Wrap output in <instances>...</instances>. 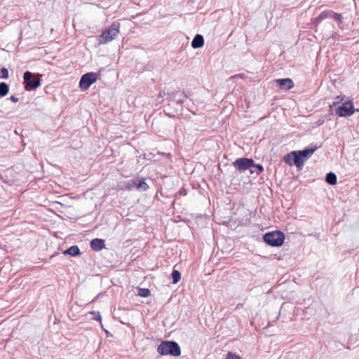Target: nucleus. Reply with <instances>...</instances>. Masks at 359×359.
Wrapping results in <instances>:
<instances>
[{
  "label": "nucleus",
  "instance_id": "nucleus-1",
  "mask_svg": "<svg viewBox=\"0 0 359 359\" xmlns=\"http://www.w3.org/2000/svg\"><path fill=\"white\" fill-rule=\"evenodd\" d=\"M158 352L161 355H170L177 357L180 355L181 349L177 342L174 341H165L161 342L158 346Z\"/></svg>",
  "mask_w": 359,
  "mask_h": 359
},
{
  "label": "nucleus",
  "instance_id": "nucleus-2",
  "mask_svg": "<svg viewBox=\"0 0 359 359\" xmlns=\"http://www.w3.org/2000/svg\"><path fill=\"white\" fill-rule=\"evenodd\" d=\"M264 242L270 246H281L285 240V235L279 231L268 232L263 237Z\"/></svg>",
  "mask_w": 359,
  "mask_h": 359
},
{
  "label": "nucleus",
  "instance_id": "nucleus-3",
  "mask_svg": "<svg viewBox=\"0 0 359 359\" xmlns=\"http://www.w3.org/2000/svg\"><path fill=\"white\" fill-rule=\"evenodd\" d=\"M119 23L114 22L108 29H105L100 36V43H107L115 39L119 32Z\"/></svg>",
  "mask_w": 359,
  "mask_h": 359
},
{
  "label": "nucleus",
  "instance_id": "nucleus-4",
  "mask_svg": "<svg viewBox=\"0 0 359 359\" xmlns=\"http://www.w3.org/2000/svg\"><path fill=\"white\" fill-rule=\"evenodd\" d=\"M39 74H34L29 71L24 73L23 79L25 88L27 90H31L37 88L41 85Z\"/></svg>",
  "mask_w": 359,
  "mask_h": 359
},
{
  "label": "nucleus",
  "instance_id": "nucleus-5",
  "mask_svg": "<svg viewBox=\"0 0 359 359\" xmlns=\"http://www.w3.org/2000/svg\"><path fill=\"white\" fill-rule=\"evenodd\" d=\"M317 149V147L305 149L304 150L294 151L292 154L294 156V165L297 168H300L303 165L306 159L309 158Z\"/></svg>",
  "mask_w": 359,
  "mask_h": 359
},
{
  "label": "nucleus",
  "instance_id": "nucleus-6",
  "mask_svg": "<svg viewBox=\"0 0 359 359\" xmlns=\"http://www.w3.org/2000/svg\"><path fill=\"white\" fill-rule=\"evenodd\" d=\"M97 79V75L94 72H89L84 74L79 81V87L81 90H86L89 88V87L94 83Z\"/></svg>",
  "mask_w": 359,
  "mask_h": 359
},
{
  "label": "nucleus",
  "instance_id": "nucleus-7",
  "mask_svg": "<svg viewBox=\"0 0 359 359\" xmlns=\"http://www.w3.org/2000/svg\"><path fill=\"white\" fill-rule=\"evenodd\" d=\"M337 115L341 117L350 116L354 113L353 104L351 101L342 103L335 111Z\"/></svg>",
  "mask_w": 359,
  "mask_h": 359
},
{
  "label": "nucleus",
  "instance_id": "nucleus-8",
  "mask_svg": "<svg viewBox=\"0 0 359 359\" xmlns=\"http://www.w3.org/2000/svg\"><path fill=\"white\" fill-rule=\"evenodd\" d=\"M233 164L234 167L239 171H245L246 170H248L251 168H254V166H255L254 161L251 158H237L233 163Z\"/></svg>",
  "mask_w": 359,
  "mask_h": 359
},
{
  "label": "nucleus",
  "instance_id": "nucleus-9",
  "mask_svg": "<svg viewBox=\"0 0 359 359\" xmlns=\"http://www.w3.org/2000/svg\"><path fill=\"white\" fill-rule=\"evenodd\" d=\"M276 82L281 89L290 90L294 86V83L290 79H280L276 80Z\"/></svg>",
  "mask_w": 359,
  "mask_h": 359
},
{
  "label": "nucleus",
  "instance_id": "nucleus-10",
  "mask_svg": "<svg viewBox=\"0 0 359 359\" xmlns=\"http://www.w3.org/2000/svg\"><path fill=\"white\" fill-rule=\"evenodd\" d=\"M90 247L95 251L101 250L104 248V243L102 239L95 238L90 242Z\"/></svg>",
  "mask_w": 359,
  "mask_h": 359
},
{
  "label": "nucleus",
  "instance_id": "nucleus-11",
  "mask_svg": "<svg viewBox=\"0 0 359 359\" xmlns=\"http://www.w3.org/2000/svg\"><path fill=\"white\" fill-rule=\"evenodd\" d=\"M203 44H204L203 36L201 34H196L194 36V38L191 42V46L194 48H201L203 46Z\"/></svg>",
  "mask_w": 359,
  "mask_h": 359
},
{
  "label": "nucleus",
  "instance_id": "nucleus-12",
  "mask_svg": "<svg viewBox=\"0 0 359 359\" xmlns=\"http://www.w3.org/2000/svg\"><path fill=\"white\" fill-rule=\"evenodd\" d=\"M79 253H80V250H79V247L76 245L71 246L70 248H69L68 249L65 250L63 252L64 255H71L73 257L79 255Z\"/></svg>",
  "mask_w": 359,
  "mask_h": 359
},
{
  "label": "nucleus",
  "instance_id": "nucleus-13",
  "mask_svg": "<svg viewBox=\"0 0 359 359\" xmlns=\"http://www.w3.org/2000/svg\"><path fill=\"white\" fill-rule=\"evenodd\" d=\"M136 185V179L130 180L126 182H124L121 187V189L122 190H131L133 188L135 187Z\"/></svg>",
  "mask_w": 359,
  "mask_h": 359
},
{
  "label": "nucleus",
  "instance_id": "nucleus-14",
  "mask_svg": "<svg viewBox=\"0 0 359 359\" xmlns=\"http://www.w3.org/2000/svg\"><path fill=\"white\" fill-rule=\"evenodd\" d=\"M135 188L137 189V190L138 191H144L148 189L149 188V186L148 184L144 182V180H137L136 179V185H135Z\"/></svg>",
  "mask_w": 359,
  "mask_h": 359
},
{
  "label": "nucleus",
  "instance_id": "nucleus-15",
  "mask_svg": "<svg viewBox=\"0 0 359 359\" xmlns=\"http://www.w3.org/2000/svg\"><path fill=\"white\" fill-rule=\"evenodd\" d=\"M325 181L329 184L334 185L337 183V175L330 172L326 175Z\"/></svg>",
  "mask_w": 359,
  "mask_h": 359
},
{
  "label": "nucleus",
  "instance_id": "nucleus-16",
  "mask_svg": "<svg viewBox=\"0 0 359 359\" xmlns=\"http://www.w3.org/2000/svg\"><path fill=\"white\" fill-rule=\"evenodd\" d=\"M8 85L5 82L0 83V97L6 96L8 93Z\"/></svg>",
  "mask_w": 359,
  "mask_h": 359
},
{
  "label": "nucleus",
  "instance_id": "nucleus-17",
  "mask_svg": "<svg viewBox=\"0 0 359 359\" xmlns=\"http://www.w3.org/2000/svg\"><path fill=\"white\" fill-rule=\"evenodd\" d=\"M292 151L287 154L285 157L284 160L285 162L288 164L289 165H294V155L292 154Z\"/></svg>",
  "mask_w": 359,
  "mask_h": 359
},
{
  "label": "nucleus",
  "instance_id": "nucleus-18",
  "mask_svg": "<svg viewBox=\"0 0 359 359\" xmlns=\"http://www.w3.org/2000/svg\"><path fill=\"white\" fill-rule=\"evenodd\" d=\"M331 14H332V11H325V12H322L316 18V22H320L321 20L327 18H329V17H331Z\"/></svg>",
  "mask_w": 359,
  "mask_h": 359
},
{
  "label": "nucleus",
  "instance_id": "nucleus-19",
  "mask_svg": "<svg viewBox=\"0 0 359 359\" xmlns=\"http://www.w3.org/2000/svg\"><path fill=\"white\" fill-rule=\"evenodd\" d=\"M171 276L172 278V283L174 284L177 283L181 278V273L177 270H173Z\"/></svg>",
  "mask_w": 359,
  "mask_h": 359
},
{
  "label": "nucleus",
  "instance_id": "nucleus-20",
  "mask_svg": "<svg viewBox=\"0 0 359 359\" xmlns=\"http://www.w3.org/2000/svg\"><path fill=\"white\" fill-rule=\"evenodd\" d=\"M150 294V291L148 289H140L139 295L143 297H147Z\"/></svg>",
  "mask_w": 359,
  "mask_h": 359
},
{
  "label": "nucleus",
  "instance_id": "nucleus-21",
  "mask_svg": "<svg viewBox=\"0 0 359 359\" xmlns=\"http://www.w3.org/2000/svg\"><path fill=\"white\" fill-rule=\"evenodd\" d=\"M1 78L5 79H8V69L6 67L1 68Z\"/></svg>",
  "mask_w": 359,
  "mask_h": 359
},
{
  "label": "nucleus",
  "instance_id": "nucleus-22",
  "mask_svg": "<svg viewBox=\"0 0 359 359\" xmlns=\"http://www.w3.org/2000/svg\"><path fill=\"white\" fill-rule=\"evenodd\" d=\"M331 17L337 21H341L342 20V16L341 14L337 13H334L332 11Z\"/></svg>",
  "mask_w": 359,
  "mask_h": 359
},
{
  "label": "nucleus",
  "instance_id": "nucleus-23",
  "mask_svg": "<svg viewBox=\"0 0 359 359\" xmlns=\"http://www.w3.org/2000/svg\"><path fill=\"white\" fill-rule=\"evenodd\" d=\"M226 359H241V357L231 352L228 353Z\"/></svg>",
  "mask_w": 359,
  "mask_h": 359
},
{
  "label": "nucleus",
  "instance_id": "nucleus-24",
  "mask_svg": "<svg viewBox=\"0 0 359 359\" xmlns=\"http://www.w3.org/2000/svg\"><path fill=\"white\" fill-rule=\"evenodd\" d=\"M89 313L91 314V315H93L95 320H101V316H100V314L99 312L91 311Z\"/></svg>",
  "mask_w": 359,
  "mask_h": 359
},
{
  "label": "nucleus",
  "instance_id": "nucleus-25",
  "mask_svg": "<svg viewBox=\"0 0 359 359\" xmlns=\"http://www.w3.org/2000/svg\"><path fill=\"white\" fill-rule=\"evenodd\" d=\"M342 100H343V97H341V96H337L335 98V101L333 102V105L336 106L337 104H339L340 102H342Z\"/></svg>",
  "mask_w": 359,
  "mask_h": 359
},
{
  "label": "nucleus",
  "instance_id": "nucleus-26",
  "mask_svg": "<svg viewBox=\"0 0 359 359\" xmlns=\"http://www.w3.org/2000/svg\"><path fill=\"white\" fill-rule=\"evenodd\" d=\"M254 167L258 170V171L257 172V174H259V172H262L264 170L263 166L259 164H257V165L255 164V166H254Z\"/></svg>",
  "mask_w": 359,
  "mask_h": 359
},
{
  "label": "nucleus",
  "instance_id": "nucleus-27",
  "mask_svg": "<svg viewBox=\"0 0 359 359\" xmlns=\"http://www.w3.org/2000/svg\"><path fill=\"white\" fill-rule=\"evenodd\" d=\"M10 100L13 102H17L19 100V99L14 95L11 96Z\"/></svg>",
  "mask_w": 359,
  "mask_h": 359
}]
</instances>
